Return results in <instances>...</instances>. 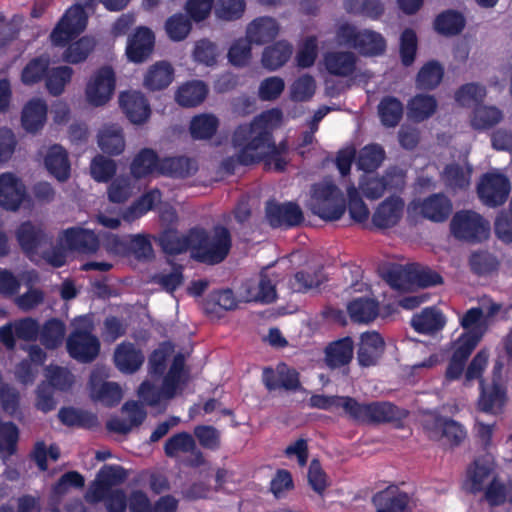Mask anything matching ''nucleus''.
Wrapping results in <instances>:
<instances>
[{
	"label": "nucleus",
	"mask_w": 512,
	"mask_h": 512,
	"mask_svg": "<svg viewBox=\"0 0 512 512\" xmlns=\"http://www.w3.org/2000/svg\"><path fill=\"white\" fill-rule=\"evenodd\" d=\"M347 312L354 323H370L379 314V303L368 297H359L350 301L347 305Z\"/></svg>",
	"instance_id": "4c0bfd02"
},
{
	"label": "nucleus",
	"mask_w": 512,
	"mask_h": 512,
	"mask_svg": "<svg viewBox=\"0 0 512 512\" xmlns=\"http://www.w3.org/2000/svg\"><path fill=\"white\" fill-rule=\"evenodd\" d=\"M405 202L399 195H391L376 207L372 224L381 230L397 226L404 214Z\"/></svg>",
	"instance_id": "4be33fe9"
},
{
	"label": "nucleus",
	"mask_w": 512,
	"mask_h": 512,
	"mask_svg": "<svg viewBox=\"0 0 512 512\" xmlns=\"http://www.w3.org/2000/svg\"><path fill=\"white\" fill-rule=\"evenodd\" d=\"M159 246L162 251L168 255H179L187 250L192 253L191 229L187 235H180L176 230H165L158 238Z\"/></svg>",
	"instance_id": "58836bf2"
},
{
	"label": "nucleus",
	"mask_w": 512,
	"mask_h": 512,
	"mask_svg": "<svg viewBox=\"0 0 512 512\" xmlns=\"http://www.w3.org/2000/svg\"><path fill=\"white\" fill-rule=\"evenodd\" d=\"M27 198L23 181L12 172L0 174V206L7 211H17Z\"/></svg>",
	"instance_id": "a211bd4d"
},
{
	"label": "nucleus",
	"mask_w": 512,
	"mask_h": 512,
	"mask_svg": "<svg viewBox=\"0 0 512 512\" xmlns=\"http://www.w3.org/2000/svg\"><path fill=\"white\" fill-rule=\"evenodd\" d=\"M65 331V324L60 319L51 318L47 320L40 329L41 344L49 350L58 348L63 343Z\"/></svg>",
	"instance_id": "3c124183"
},
{
	"label": "nucleus",
	"mask_w": 512,
	"mask_h": 512,
	"mask_svg": "<svg viewBox=\"0 0 512 512\" xmlns=\"http://www.w3.org/2000/svg\"><path fill=\"white\" fill-rule=\"evenodd\" d=\"M450 232L459 241H480V214L471 210L457 211L450 221Z\"/></svg>",
	"instance_id": "6ab92c4d"
},
{
	"label": "nucleus",
	"mask_w": 512,
	"mask_h": 512,
	"mask_svg": "<svg viewBox=\"0 0 512 512\" xmlns=\"http://www.w3.org/2000/svg\"><path fill=\"white\" fill-rule=\"evenodd\" d=\"M15 238L22 252L28 256L37 253L38 249L50 242V238L42 224L30 220L21 222L15 230Z\"/></svg>",
	"instance_id": "aec40b11"
},
{
	"label": "nucleus",
	"mask_w": 512,
	"mask_h": 512,
	"mask_svg": "<svg viewBox=\"0 0 512 512\" xmlns=\"http://www.w3.org/2000/svg\"><path fill=\"white\" fill-rule=\"evenodd\" d=\"M504 360L499 357L493 367L492 382L484 388L482 386V412L499 414L507 401V389L502 374L504 368Z\"/></svg>",
	"instance_id": "9b49d317"
},
{
	"label": "nucleus",
	"mask_w": 512,
	"mask_h": 512,
	"mask_svg": "<svg viewBox=\"0 0 512 512\" xmlns=\"http://www.w3.org/2000/svg\"><path fill=\"white\" fill-rule=\"evenodd\" d=\"M66 248L81 254H94L100 247V241L94 231L82 227H70L64 230L63 238Z\"/></svg>",
	"instance_id": "b1692460"
},
{
	"label": "nucleus",
	"mask_w": 512,
	"mask_h": 512,
	"mask_svg": "<svg viewBox=\"0 0 512 512\" xmlns=\"http://www.w3.org/2000/svg\"><path fill=\"white\" fill-rule=\"evenodd\" d=\"M192 435L205 450L217 451L221 448V432L212 425H197Z\"/></svg>",
	"instance_id": "052dcab7"
},
{
	"label": "nucleus",
	"mask_w": 512,
	"mask_h": 512,
	"mask_svg": "<svg viewBox=\"0 0 512 512\" xmlns=\"http://www.w3.org/2000/svg\"><path fill=\"white\" fill-rule=\"evenodd\" d=\"M345 414L356 423L381 424L401 422L408 416V411L388 401L360 403L355 398H348Z\"/></svg>",
	"instance_id": "20e7f679"
},
{
	"label": "nucleus",
	"mask_w": 512,
	"mask_h": 512,
	"mask_svg": "<svg viewBox=\"0 0 512 512\" xmlns=\"http://www.w3.org/2000/svg\"><path fill=\"white\" fill-rule=\"evenodd\" d=\"M511 192L509 178L499 172H487L482 174V204L488 207L503 205Z\"/></svg>",
	"instance_id": "2eb2a0df"
},
{
	"label": "nucleus",
	"mask_w": 512,
	"mask_h": 512,
	"mask_svg": "<svg viewBox=\"0 0 512 512\" xmlns=\"http://www.w3.org/2000/svg\"><path fill=\"white\" fill-rule=\"evenodd\" d=\"M99 0H84L83 5L68 8L50 34L55 46H65L78 37L86 28L88 16L84 7L93 9Z\"/></svg>",
	"instance_id": "39448f33"
},
{
	"label": "nucleus",
	"mask_w": 512,
	"mask_h": 512,
	"mask_svg": "<svg viewBox=\"0 0 512 512\" xmlns=\"http://www.w3.org/2000/svg\"><path fill=\"white\" fill-rule=\"evenodd\" d=\"M94 47L95 41L93 38L81 37L79 40L69 44L63 54V59L71 64L81 63L87 59Z\"/></svg>",
	"instance_id": "13d9d810"
},
{
	"label": "nucleus",
	"mask_w": 512,
	"mask_h": 512,
	"mask_svg": "<svg viewBox=\"0 0 512 512\" xmlns=\"http://www.w3.org/2000/svg\"><path fill=\"white\" fill-rule=\"evenodd\" d=\"M437 109V101L432 95L418 94L409 102L411 117L418 121H424L431 117Z\"/></svg>",
	"instance_id": "6e6d98bb"
},
{
	"label": "nucleus",
	"mask_w": 512,
	"mask_h": 512,
	"mask_svg": "<svg viewBox=\"0 0 512 512\" xmlns=\"http://www.w3.org/2000/svg\"><path fill=\"white\" fill-rule=\"evenodd\" d=\"M347 208L342 191L332 182L314 186L312 212L326 221L339 220Z\"/></svg>",
	"instance_id": "0eeeda50"
},
{
	"label": "nucleus",
	"mask_w": 512,
	"mask_h": 512,
	"mask_svg": "<svg viewBox=\"0 0 512 512\" xmlns=\"http://www.w3.org/2000/svg\"><path fill=\"white\" fill-rule=\"evenodd\" d=\"M292 55V45L286 41H278L271 46H267L262 54V65L274 71L282 67Z\"/></svg>",
	"instance_id": "79ce46f5"
},
{
	"label": "nucleus",
	"mask_w": 512,
	"mask_h": 512,
	"mask_svg": "<svg viewBox=\"0 0 512 512\" xmlns=\"http://www.w3.org/2000/svg\"><path fill=\"white\" fill-rule=\"evenodd\" d=\"M337 38L362 56H379L386 50V40L381 33L370 29L358 30L350 23L339 26Z\"/></svg>",
	"instance_id": "423d86ee"
},
{
	"label": "nucleus",
	"mask_w": 512,
	"mask_h": 512,
	"mask_svg": "<svg viewBox=\"0 0 512 512\" xmlns=\"http://www.w3.org/2000/svg\"><path fill=\"white\" fill-rule=\"evenodd\" d=\"M410 324L417 333L431 335L444 328L446 318L438 308L432 306L414 314Z\"/></svg>",
	"instance_id": "cd10ccee"
},
{
	"label": "nucleus",
	"mask_w": 512,
	"mask_h": 512,
	"mask_svg": "<svg viewBox=\"0 0 512 512\" xmlns=\"http://www.w3.org/2000/svg\"><path fill=\"white\" fill-rule=\"evenodd\" d=\"M315 90V79L313 76L305 74L292 83L290 87V98L294 102H306L314 96Z\"/></svg>",
	"instance_id": "338daca9"
},
{
	"label": "nucleus",
	"mask_w": 512,
	"mask_h": 512,
	"mask_svg": "<svg viewBox=\"0 0 512 512\" xmlns=\"http://www.w3.org/2000/svg\"><path fill=\"white\" fill-rule=\"evenodd\" d=\"M19 429L11 421L0 423V454L12 456L17 451Z\"/></svg>",
	"instance_id": "69168bd1"
},
{
	"label": "nucleus",
	"mask_w": 512,
	"mask_h": 512,
	"mask_svg": "<svg viewBox=\"0 0 512 512\" xmlns=\"http://www.w3.org/2000/svg\"><path fill=\"white\" fill-rule=\"evenodd\" d=\"M385 351V341L376 331L360 335L357 349V362L360 367L368 368L378 364Z\"/></svg>",
	"instance_id": "5701e85b"
},
{
	"label": "nucleus",
	"mask_w": 512,
	"mask_h": 512,
	"mask_svg": "<svg viewBox=\"0 0 512 512\" xmlns=\"http://www.w3.org/2000/svg\"><path fill=\"white\" fill-rule=\"evenodd\" d=\"M155 44L153 31L145 26L138 27L129 37L126 54L130 61L142 63L152 54Z\"/></svg>",
	"instance_id": "393cba45"
},
{
	"label": "nucleus",
	"mask_w": 512,
	"mask_h": 512,
	"mask_svg": "<svg viewBox=\"0 0 512 512\" xmlns=\"http://www.w3.org/2000/svg\"><path fill=\"white\" fill-rule=\"evenodd\" d=\"M100 149L112 156L121 154L125 148V140L120 128L114 126L105 127L98 134Z\"/></svg>",
	"instance_id": "09e8293b"
},
{
	"label": "nucleus",
	"mask_w": 512,
	"mask_h": 512,
	"mask_svg": "<svg viewBox=\"0 0 512 512\" xmlns=\"http://www.w3.org/2000/svg\"><path fill=\"white\" fill-rule=\"evenodd\" d=\"M90 171L96 182L107 183L116 174L117 165L114 160L98 154L91 161Z\"/></svg>",
	"instance_id": "e2e57ef3"
},
{
	"label": "nucleus",
	"mask_w": 512,
	"mask_h": 512,
	"mask_svg": "<svg viewBox=\"0 0 512 512\" xmlns=\"http://www.w3.org/2000/svg\"><path fill=\"white\" fill-rule=\"evenodd\" d=\"M144 354L134 343L122 342L117 345L113 360L116 368L122 373L133 374L138 371L144 363Z\"/></svg>",
	"instance_id": "bb28decb"
},
{
	"label": "nucleus",
	"mask_w": 512,
	"mask_h": 512,
	"mask_svg": "<svg viewBox=\"0 0 512 512\" xmlns=\"http://www.w3.org/2000/svg\"><path fill=\"white\" fill-rule=\"evenodd\" d=\"M348 203H346L349 215L357 223H364L368 220L369 209L363 201L358 189L352 183L347 187Z\"/></svg>",
	"instance_id": "680f3d73"
},
{
	"label": "nucleus",
	"mask_w": 512,
	"mask_h": 512,
	"mask_svg": "<svg viewBox=\"0 0 512 512\" xmlns=\"http://www.w3.org/2000/svg\"><path fill=\"white\" fill-rule=\"evenodd\" d=\"M45 167L58 181L64 182L70 177L71 166L67 151L61 145L49 148L45 159Z\"/></svg>",
	"instance_id": "473e14b6"
},
{
	"label": "nucleus",
	"mask_w": 512,
	"mask_h": 512,
	"mask_svg": "<svg viewBox=\"0 0 512 512\" xmlns=\"http://www.w3.org/2000/svg\"><path fill=\"white\" fill-rule=\"evenodd\" d=\"M174 79L172 65L165 61L156 62L146 72L143 85L149 91L166 89Z\"/></svg>",
	"instance_id": "72a5a7b5"
},
{
	"label": "nucleus",
	"mask_w": 512,
	"mask_h": 512,
	"mask_svg": "<svg viewBox=\"0 0 512 512\" xmlns=\"http://www.w3.org/2000/svg\"><path fill=\"white\" fill-rule=\"evenodd\" d=\"M219 120L213 114L202 113L195 115L189 125V132L194 140H209L217 132Z\"/></svg>",
	"instance_id": "a18cd8bd"
},
{
	"label": "nucleus",
	"mask_w": 512,
	"mask_h": 512,
	"mask_svg": "<svg viewBox=\"0 0 512 512\" xmlns=\"http://www.w3.org/2000/svg\"><path fill=\"white\" fill-rule=\"evenodd\" d=\"M160 163L161 159L153 149L143 148L132 160L130 173L135 179H141L155 171L160 172Z\"/></svg>",
	"instance_id": "e433bc0d"
},
{
	"label": "nucleus",
	"mask_w": 512,
	"mask_h": 512,
	"mask_svg": "<svg viewBox=\"0 0 512 512\" xmlns=\"http://www.w3.org/2000/svg\"><path fill=\"white\" fill-rule=\"evenodd\" d=\"M192 24L189 18L182 13L170 16L165 22V30L173 41H182L190 33Z\"/></svg>",
	"instance_id": "774afa93"
},
{
	"label": "nucleus",
	"mask_w": 512,
	"mask_h": 512,
	"mask_svg": "<svg viewBox=\"0 0 512 512\" xmlns=\"http://www.w3.org/2000/svg\"><path fill=\"white\" fill-rule=\"evenodd\" d=\"M407 211L409 216L417 215L434 223H443L452 214L453 204L444 193H434L424 199L412 200Z\"/></svg>",
	"instance_id": "1a4fd4ad"
},
{
	"label": "nucleus",
	"mask_w": 512,
	"mask_h": 512,
	"mask_svg": "<svg viewBox=\"0 0 512 512\" xmlns=\"http://www.w3.org/2000/svg\"><path fill=\"white\" fill-rule=\"evenodd\" d=\"M281 117L278 109L270 110L255 117L250 123L239 125L232 136L233 146L238 150L237 161L241 165L263 162L265 170L283 172L287 161L275 148L270 127L271 117Z\"/></svg>",
	"instance_id": "f257e3e1"
},
{
	"label": "nucleus",
	"mask_w": 512,
	"mask_h": 512,
	"mask_svg": "<svg viewBox=\"0 0 512 512\" xmlns=\"http://www.w3.org/2000/svg\"><path fill=\"white\" fill-rule=\"evenodd\" d=\"M163 450L165 456L171 459L177 458L181 454H188L184 464L190 468H200L207 463L195 438L186 431L177 432L169 437L164 443Z\"/></svg>",
	"instance_id": "6e6552de"
},
{
	"label": "nucleus",
	"mask_w": 512,
	"mask_h": 512,
	"mask_svg": "<svg viewBox=\"0 0 512 512\" xmlns=\"http://www.w3.org/2000/svg\"><path fill=\"white\" fill-rule=\"evenodd\" d=\"M279 32V26L271 17H260L247 27L246 38L253 44L262 45L273 41Z\"/></svg>",
	"instance_id": "2f4dec72"
},
{
	"label": "nucleus",
	"mask_w": 512,
	"mask_h": 512,
	"mask_svg": "<svg viewBox=\"0 0 512 512\" xmlns=\"http://www.w3.org/2000/svg\"><path fill=\"white\" fill-rule=\"evenodd\" d=\"M119 104L126 117L133 124H143L151 115L149 102L139 91L122 92L119 96Z\"/></svg>",
	"instance_id": "a878e982"
},
{
	"label": "nucleus",
	"mask_w": 512,
	"mask_h": 512,
	"mask_svg": "<svg viewBox=\"0 0 512 512\" xmlns=\"http://www.w3.org/2000/svg\"><path fill=\"white\" fill-rule=\"evenodd\" d=\"M356 61V56L350 51L327 52L324 56L327 72L339 77L351 76L356 70Z\"/></svg>",
	"instance_id": "c756f323"
},
{
	"label": "nucleus",
	"mask_w": 512,
	"mask_h": 512,
	"mask_svg": "<svg viewBox=\"0 0 512 512\" xmlns=\"http://www.w3.org/2000/svg\"><path fill=\"white\" fill-rule=\"evenodd\" d=\"M162 193L155 188L145 192L125 213V219L138 218L153 209L161 201Z\"/></svg>",
	"instance_id": "0e129e2a"
},
{
	"label": "nucleus",
	"mask_w": 512,
	"mask_h": 512,
	"mask_svg": "<svg viewBox=\"0 0 512 512\" xmlns=\"http://www.w3.org/2000/svg\"><path fill=\"white\" fill-rule=\"evenodd\" d=\"M466 26L465 16L453 9L439 13L433 22L434 30L441 36L454 37L462 33Z\"/></svg>",
	"instance_id": "7c9ffc66"
},
{
	"label": "nucleus",
	"mask_w": 512,
	"mask_h": 512,
	"mask_svg": "<svg viewBox=\"0 0 512 512\" xmlns=\"http://www.w3.org/2000/svg\"><path fill=\"white\" fill-rule=\"evenodd\" d=\"M197 170L195 160L186 156H176L162 159L159 173L175 178H185L194 175Z\"/></svg>",
	"instance_id": "ea45409f"
},
{
	"label": "nucleus",
	"mask_w": 512,
	"mask_h": 512,
	"mask_svg": "<svg viewBox=\"0 0 512 512\" xmlns=\"http://www.w3.org/2000/svg\"><path fill=\"white\" fill-rule=\"evenodd\" d=\"M443 76L444 69L442 65L436 60L428 61L418 71L417 87L421 90H433L441 83Z\"/></svg>",
	"instance_id": "603ef678"
},
{
	"label": "nucleus",
	"mask_w": 512,
	"mask_h": 512,
	"mask_svg": "<svg viewBox=\"0 0 512 512\" xmlns=\"http://www.w3.org/2000/svg\"><path fill=\"white\" fill-rule=\"evenodd\" d=\"M386 157L385 150L377 143L364 146L358 153L357 167L366 173L376 171Z\"/></svg>",
	"instance_id": "49530a36"
},
{
	"label": "nucleus",
	"mask_w": 512,
	"mask_h": 512,
	"mask_svg": "<svg viewBox=\"0 0 512 512\" xmlns=\"http://www.w3.org/2000/svg\"><path fill=\"white\" fill-rule=\"evenodd\" d=\"M192 258L202 264L222 263L232 248V234L228 227L216 224L211 232L204 228H191Z\"/></svg>",
	"instance_id": "7ed1b4c3"
},
{
	"label": "nucleus",
	"mask_w": 512,
	"mask_h": 512,
	"mask_svg": "<svg viewBox=\"0 0 512 512\" xmlns=\"http://www.w3.org/2000/svg\"><path fill=\"white\" fill-rule=\"evenodd\" d=\"M403 104L394 96H385L378 105V113L385 127H396L403 117Z\"/></svg>",
	"instance_id": "de8ad7c7"
},
{
	"label": "nucleus",
	"mask_w": 512,
	"mask_h": 512,
	"mask_svg": "<svg viewBox=\"0 0 512 512\" xmlns=\"http://www.w3.org/2000/svg\"><path fill=\"white\" fill-rule=\"evenodd\" d=\"M237 307V300L232 289H219L209 293L203 300L202 308L206 314H214L221 310H233Z\"/></svg>",
	"instance_id": "c03bdc74"
},
{
	"label": "nucleus",
	"mask_w": 512,
	"mask_h": 512,
	"mask_svg": "<svg viewBox=\"0 0 512 512\" xmlns=\"http://www.w3.org/2000/svg\"><path fill=\"white\" fill-rule=\"evenodd\" d=\"M463 332L451 342L449 360L445 376L454 381L461 378L466 363L480 342V306L472 307L460 319Z\"/></svg>",
	"instance_id": "f03ea898"
},
{
	"label": "nucleus",
	"mask_w": 512,
	"mask_h": 512,
	"mask_svg": "<svg viewBox=\"0 0 512 512\" xmlns=\"http://www.w3.org/2000/svg\"><path fill=\"white\" fill-rule=\"evenodd\" d=\"M47 116V105L41 99H32L23 107L21 114L22 127L30 133L43 128Z\"/></svg>",
	"instance_id": "c9c22d12"
},
{
	"label": "nucleus",
	"mask_w": 512,
	"mask_h": 512,
	"mask_svg": "<svg viewBox=\"0 0 512 512\" xmlns=\"http://www.w3.org/2000/svg\"><path fill=\"white\" fill-rule=\"evenodd\" d=\"M455 101L461 107L473 108L474 117L471 121L475 130H480V119L477 113L480 106V85L478 83H466L455 92Z\"/></svg>",
	"instance_id": "a19ab883"
},
{
	"label": "nucleus",
	"mask_w": 512,
	"mask_h": 512,
	"mask_svg": "<svg viewBox=\"0 0 512 512\" xmlns=\"http://www.w3.org/2000/svg\"><path fill=\"white\" fill-rule=\"evenodd\" d=\"M376 512H412L411 496L396 485H390L372 496Z\"/></svg>",
	"instance_id": "dca6fc26"
},
{
	"label": "nucleus",
	"mask_w": 512,
	"mask_h": 512,
	"mask_svg": "<svg viewBox=\"0 0 512 512\" xmlns=\"http://www.w3.org/2000/svg\"><path fill=\"white\" fill-rule=\"evenodd\" d=\"M208 91V87L203 81H188L178 88L175 100L182 107H196L206 99Z\"/></svg>",
	"instance_id": "f704fd0d"
},
{
	"label": "nucleus",
	"mask_w": 512,
	"mask_h": 512,
	"mask_svg": "<svg viewBox=\"0 0 512 512\" xmlns=\"http://www.w3.org/2000/svg\"><path fill=\"white\" fill-rule=\"evenodd\" d=\"M354 354V342L346 336L328 344L325 348V363L331 369L348 365Z\"/></svg>",
	"instance_id": "c85d7f7f"
},
{
	"label": "nucleus",
	"mask_w": 512,
	"mask_h": 512,
	"mask_svg": "<svg viewBox=\"0 0 512 512\" xmlns=\"http://www.w3.org/2000/svg\"><path fill=\"white\" fill-rule=\"evenodd\" d=\"M116 85L115 72L110 66L99 68L87 83V102L95 107L105 105L112 97Z\"/></svg>",
	"instance_id": "ddd939ff"
},
{
	"label": "nucleus",
	"mask_w": 512,
	"mask_h": 512,
	"mask_svg": "<svg viewBox=\"0 0 512 512\" xmlns=\"http://www.w3.org/2000/svg\"><path fill=\"white\" fill-rule=\"evenodd\" d=\"M409 280L419 287L427 288L443 283L442 276L428 266L413 264L408 269Z\"/></svg>",
	"instance_id": "4d7b16f0"
},
{
	"label": "nucleus",
	"mask_w": 512,
	"mask_h": 512,
	"mask_svg": "<svg viewBox=\"0 0 512 512\" xmlns=\"http://www.w3.org/2000/svg\"><path fill=\"white\" fill-rule=\"evenodd\" d=\"M69 356L79 363H92L99 355L100 340L87 328L74 329L66 339Z\"/></svg>",
	"instance_id": "9d476101"
},
{
	"label": "nucleus",
	"mask_w": 512,
	"mask_h": 512,
	"mask_svg": "<svg viewBox=\"0 0 512 512\" xmlns=\"http://www.w3.org/2000/svg\"><path fill=\"white\" fill-rule=\"evenodd\" d=\"M73 74L69 66H59L49 69L46 75V88L53 96L63 93L65 85L70 82Z\"/></svg>",
	"instance_id": "bf43d9fd"
},
{
	"label": "nucleus",
	"mask_w": 512,
	"mask_h": 512,
	"mask_svg": "<svg viewBox=\"0 0 512 512\" xmlns=\"http://www.w3.org/2000/svg\"><path fill=\"white\" fill-rule=\"evenodd\" d=\"M344 8L349 14L378 20L385 11L381 0H345Z\"/></svg>",
	"instance_id": "8fccbe9b"
},
{
	"label": "nucleus",
	"mask_w": 512,
	"mask_h": 512,
	"mask_svg": "<svg viewBox=\"0 0 512 512\" xmlns=\"http://www.w3.org/2000/svg\"><path fill=\"white\" fill-rule=\"evenodd\" d=\"M265 216L272 228H293L304 221V215L297 203H279L268 200L265 205Z\"/></svg>",
	"instance_id": "4468645a"
},
{
	"label": "nucleus",
	"mask_w": 512,
	"mask_h": 512,
	"mask_svg": "<svg viewBox=\"0 0 512 512\" xmlns=\"http://www.w3.org/2000/svg\"><path fill=\"white\" fill-rule=\"evenodd\" d=\"M40 333L38 321L32 317H25L18 320L7 322L0 326V342L8 351L16 348V338L34 342Z\"/></svg>",
	"instance_id": "f8f14e48"
},
{
	"label": "nucleus",
	"mask_w": 512,
	"mask_h": 512,
	"mask_svg": "<svg viewBox=\"0 0 512 512\" xmlns=\"http://www.w3.org/2000/svg\"><path fill=\"white\" fill-rule=\"evenodd\" d=\"M424 428L430 438L445 439L451 447L458 446L466 437V431L458 422L440 415L427 420Z\"/></svg>",
	"instance_id": "412c9836"
},
{
	"label": "nucleus",
	"mask_w": 512,
	"mask_h": 512,
	"mask_svg": "<svg viewBox=\"0 0 512 512\" xmlns=\"http://www.w3.org/2000/svg\"><path fill=\"white\" fill-rule=\"evenodd\" d=\"M58 418L67 427L92 429L98 424L95 414L74 407H62L58 412Z\"/></svg>",
	"instance_id": "37998d69"
},
{
	"label": "nucleus",
	"mask_w": 512,
	"mask_h": 512,
	"mask_svg": "<svg viewBox=\"0 0 512 512\" xmlns=\"http://www.w3.org/2000/svg\"><path fill=\"white\" fill-rule=\"evenodd\" d=\"M324 281L321 270L313 272L297 271L288 282L289 288L294 293H306L313 288H318Z\"/></svg>",
	"instance_id": "5fc2aeb1"
},
{
	"label": "nucleus",
	"mask_w": 512,
	"mask_h": 512,
	"mask_svg": "<svg viewBox=\"0 0 512 512\" xmlns=\"http://www.w3.org/2000/svg\"><path fill=\"white\" fill-rule=\"evenodd\" d=\"M262 381L268 391L284 389L298 391L301 388L299 372L285 363H280L274 370L265 367L262 372Z\"/></svg>",
	"instance_id": "f3484780"
},
{
	"label": "nucleus",
	"mask_w": 512,
	"mask_h": 512,
	"mask_svg": "<svg viewBox=\"0 0 512 512\" xmlns=\"http://www.w3.org/2000/svg\"><path fill=\"white\" fill-rule=\"evenodd\" d=\"M50 66V59L47 55H40L32 58L21 72V81L25 85H34L46 79Z\"/></svg>",
	"instance_id": "864d4df0"
}]
</instances>
